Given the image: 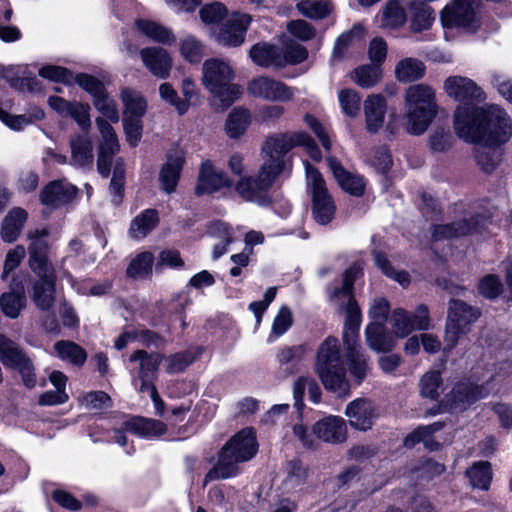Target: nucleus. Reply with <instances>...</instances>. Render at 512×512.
<instances>
[{"label":"nucleus","instance_id":"nucleus-1","mask_svg":"<svg viewBox=\"0 0 512 512\" xmlns=\"http://www.w3.org/2000/svg\"><path fill=\"white\" fill-rule=\"evenodd\" d=\"M454 129L464 141L479 144L475 157L485 172L492 171L500 162V153L492 147L506 143L512 136L511 121L499 106L475 112L459 107L454 113Z\"/></svg>","mask_w":512,"mask_h":512},{"label":"nucleus","instance_id":"nucleus-2","mask_svg":"<svg viewBox=\"0 0 512 512\" xmlns=\"http://www.w3.org/2000/svg\"><path fill=\"white\" fill-rule=\"evenodd\" d=\"M314 372L327 391L341 398L350 395L351 385L337 338L327 337L319 345L315 356Z\"/></svg>","mask_w":512,"mask_h":512},{"label":"nucleus","instance_id":"nucleus-3","mask_svg":"<svg viewBox=\"0 0 512 512\" xmlns=\"http://www.w3.org/2000/svg\"><path fill=\"white\" fill-rule=\"evenodd\" d=\"M257 442L251 428L242 429L221 449L217 464L206 474L204 483L238 475L239 463L252 459L257 453Z\"/></svg>","mask_w":512,"mask_h":512},{"label":"nucleus","instance_id":"nucleus-4","mask_svg":"<svg viewBox=\"0 0 512 512\" xmlns=\"http://www.w3.org/2000/svg\"><path fill=\"white\" fill-rule=\"evenodd\" d=\"M201 70V84L224 107L232 105L240 98L242 87L233 83L235 73L228 61L220 58H210L203 62Z\"/></svg>","mask_w":512,"mask_h":512},{"label":"nucleus","instance_id":"nucleus-5","mask_svg":"<svg viewBox=\"0 0 512 512\" xmlns=\"http://www.w3.org/2000/svg\"><path fill=\"white\" fill-rule=\"evenodd\" d=\"M406 131L420 135L429 127L437 114L435 91L426 84L409 86L405 91Z\"/></svg>","mask_w":512,"mask_h":512},{"label":"nucleus","instance_id":"nucleus-6","mask_svg":"<svg viewBox=\"0 0 512 512\" xmlns=\"http://www.w3.org/2000/svg\"><path fill=\"white\" fill-rule=\"evenodd\" d=\"M480 316L481 311L479 308L459 299H451L448 305L445 325L444 351L450 352L454 349L459 339L470 331L471 326Z\"/></svg>","mask_w":512,"mask_h":512},{"label":"nucleus","instance_id":"nucleus-7","mask_svg":"<svg viewBox=\"0 0 512 512\" xmlns=\"http://www.w3.org/2000/svg\"><path fill=\"white\" fill-rule=\"evenodd\" d=\"M49 231L46 228L31 229L27 232L28 266L37 276L36 280H57L56 269L50 259V246L46 238Z\"/></svg>","mask_w":512,"mask_h":512},{"label":"nucleus","instance_id":"nucleus-8","mask_svg":"<svg viewBox=\"0 0 512 512\" xmlns=\"http://www.w3.org/2000/svg\"><path fill=\"white\" fill-rule=\"evenodd\" d=\"M305 167L307 183L311 188L314 219L319 224L326 225L333 219L336 206L320 172L308 162H305Z\"/></svg>","mask_w":512,"mask_h":512},{"label":"nucleus","instance_id":"nucleus-9","mask_svg":"<svg viewBox=\"0 0 512 512\" xmlns=\"http://www.w3.org/2000/svg\"><path fill=\"white\" fill-rule=\"evenodd\" d=\"M0 361L6 368L19 372L26 387L33 388L36 385L35 368L29 356L15 341L1 333Z\"/></svg>","mask_w":512,"mask_h":512},{"label":"nucleus","instance_id":"nucleus-10","mask_svg":"<svg viewBox=\"0 0 512 512\" xmlns=\"http://www.w3.org/2000/svg\"><path fill=\"white\" fill-rule=\"evenodd\" d=\"M250 96L268 102H290L294 99L296 88L270 76L254 77L247 84Z\"/></svg>","mask_w":512,"mask_h":512},{"label":"nucleus","instance_id":"nucleus-11","mask_svg":"<svg viewBox=\"0 0 512 512\" xmlns=\"http://www.w3.org/2000/svg\"><path fill=\"white\" fill-rule=\"evenodd\" d=\"M479 0H452L441 12V22L445 28L462 27L475 30L479 25L477 9Z\"/></svg>","mask_w":512,"mask_h":512},{"label":"nucleus","instance_id":"nucleus-12","mask_svg":"<svg viewBox=\"0 0 512 512\" xmlns=\"http://www.w3.org/2000/svg\"><path fill=\"white\" fill-rule=\"evenodd\" d=\"M443 89L449 97L462 102L464 107L468 108L470 112L487 109L492 106L486 105L480 108H471L467 106L468 104L483 102L486 98L482 88L468 77L458 75L450 76L444 81ZM459 107H463V105H459L457 109Z\"/></svg>","mask_w":512,"mask_h":512},{"label":"nucleus","instance_id":"nucleus-13","mask_svg":"<svg viewBox=\"0 0 512 512\" xmlns=\"http://www.w3.org/2000/svg\"><path fill=\"white\" fill-rule=\"evenodd\" d=\"M252 22L249 14L234 12L226 22L212 31L213 39L224 47H239L246 37V32Z\"/></svg>","mask_w":512,"mask_h":512},{"label":"nucleus","instance_id":"nucleus-14","mask_svg":"<svg viewBox=\"0 0 512 512\" xmlns=\"http://www.w3.org/2000/svg\"><path fill=\"white\" fill-rule=\"evenodd\" d=\"M390 324L393 334L398 338H405L414 330H428L430 327L428 308L425 305H419L414 314L397 308L390 316Z\"/></svg>","mask_w":512,"mask_h":512},{"label":"nucleus","instance_id":"nucleus-15","mask_svg":"<svg viewBox=\"0 0 512 512\" xmlns=\"http://www.w3.org/2000/svg\"><path fill=\"white\" fill-rule=\"evenodd\" d=\"M97 128L101 139L98 145L97 170L100 175L107 178L110 173L113 157L119 152L120 144L111 124L103 118H96Z\"/></svg>","mask_w":512,"mask_h":512},{"label":"nucleus","instance_id":"nucleus-16","mask_svg":"<svg viewBox=\"0 0 512 512\" xmlns=\"http://www.w3.org/2000/svg\"><path fill=\"white\" fill-rule=\"evenodd\" d=\"M490 391L485 386H479L469 381L457 383L445 395L444 405L452 410H465L476 401L487 397Z\"/></svg>","mask_w":512,"mask_h":512},{"label":"nucleus","instance_id":"nucleus-17","mask_svg":"<svg viewBox=\"0 0 512 512\" xmlns=\"http://www.w3.org/2000/svg\"><path fill=\"white\" fill-rule=\"evenodd\" d=\"M331 299L338 304L339 308L345 312L346 319L343 329V344H353L358 342L359 328L361 325V310L353 294H340Z\"/></svg>","mask_w":512,"mask_h":512},{"label":"nucleus","instance_id":"nucleus-18","mask_svg":"<svg viewBox=\"0 0 512 512\" xmlns=\"http://www.w3.org/2000/svg\"><path fill=\"white\" fill-rule=\"evenodd\" d=\"M345 416L353 429L367 431L372 428L378 415L371 400L357 398L346 406Z\"/></svg>","mask_w":512,"mask_h":512},{"label":"nucleus","instance_id":"nucleus-19","mask_svg":"<svg viewBox=\"0 0 512 512\" xmlns=\"http://www.w3.org/2000/svg\"><path fill=\"white\" fill-rule=\"evenodd\" d=\"M312 431L319 440L330 444L344 443L348 437L346 421L340 416L329 415L318 420Z\"/></svg>","mask_w":512,"mask_h":512},{"label":"nucleus","instance_id":"nucleus-20","mask_svg":"<svg viewBox=\"0 0 512 512\" xmlns=\"http://www.w3.org/2000/svg\"><path fill=\"white\" fill-rule=\"evenodd\" d=\"M140 58L146 69L159 79L170 76L173 61L169 52L158 46L146 47L140 50Z\"/></svg>","mask_w":512,"mask_h":512},{"label":"nucleus","instance_id":"nucleus-21","mask_svg":"<svg viewBox=\"0 0 512 512\" xmlns=\"http://www.w3.org/2000/svg\"><path fill=\"white\" fill-rule=\"evenodd\" d=\"M184 162V152L181 149L174 148L168 152L166 162L159 172V183L164 192L171 194L176 190Z\"/></svg>","mask_w":512,"mask_h":512},{"label":"nucleus","instance_id":"nucleus-22","mask_svg":"<svg viewBox=\"0 0 512 512\" xmlns=\"http://www.w3.org/2000/svg\"><path fill=\"white\" fill-rule=\"evenodd\" d=\"M78 189L65 180L50 182L41 192L40 199L43 205L50 208H57L72 201Z\"/></svg>","mask_w":512,"mask_h":512},{"label":"nucleus","instance_id":"nucleus-23","mask_svg":"<svg viewBox=\"0 0 512 512\" xmlns=\"http://www.w3.org/2000/svg\"><path fill=\"white\" fill-rule=\"evenodd\" d=\"M327 163L334 178L345 192L356 197L363 195L365 184L361 176L348 172L333 156L327 157Z\"/></svg>","mask_w":512,"mask_h":512},{"label":"nucleus","instance_id":"nucleus-24","mask_svg":"<svg viewBox=\"0 0 512 512\" xmlns=\"http://www.w3.org/2000/svg\"><path fill=\"white\" fill-rule=\"evenodd\" d=\"M228 186L230 181L225 173L217 171L210 161L202 163L196 186L198 195L210 194Z\"/></svg>","mask_w":512,"mask_h":512},{"label":"nucleus","instance_id":"nucleus-25","mask_svg":"<svg viewBox=\"0 0 512 512\" xmlns=\"http://www.w3.org/2000/svg\"><path fill=\"white\" fill-rule=\"evenodd\" d=\"M298 132L275 134L266 139L262 147L265 157L285 159V154L297 146Z\"/></svg>","mask_w":512,"mask_h":512},{"label":"nucleus","instance_id":"nucleus-26","mask_svg":"<svg viewBox=\"0 0 512 512\" xmlns=\"http://www.w3.org/2000/svg\"><path fill=\"white\" fill-rule=\"evenodd\" d=\"M344 347L350 374L360 384L369 371L368 357L358 342L344 344Z\"/></svg>","mask_w":512,"mask_h":512},{"label":"nucleus","instance_id":"nucleus-27","mask_svg":"<svg viewBox=\"0 0 512 512\" xmlns=\"http://www.w3.org/2000/svg\"><path fill=\"white\" fill-rule=\"evenodd\" d=\"M28 219V212L21 207H14L4 217L1 224V238L4 242L12 243L20 236Z\"/></svg>","mask_w":512,"mask_h":512},{"label":"nucleus","instance_id":"nucleus-28","mask_svg":"<svg viewBox=\"0 0 512 512\" xmlns=\"http://www.w3.org/2000/svg\"><path fill=\"white\" fill-rule=\"evenodd\" d=\"M122 429L139 437L149 438L164 434L166 425L155 419L132 417L122 423Z\"/></svg>","mask_w":512,"mask_h":512},{"label":"nucleus","instance_id":"nucleus-29","mask_svg":"<svg viewBox=\"0 0 512 512\" xmlns=\"http://www.w3.org/2000/svg\"><path fill=\"white\" fill-rule=\"evenodd\" d=\"M365 339L368 347L378 353L389 352L395 347L393 337L381 322H371L366 326Z\"/></svg>","mask_w":512,"mask_h":512},{"label":"nucleus","instance_id":"nucleus-30","mask_svg":"<svg viewBox=\"0 0 512 512\" xmlns=\"http://www.w3.org/2000/svg\"><path fill=\"white\" fill-rule=\"evenodd\" d=\"M366 126L370 132L378 131L384 123L386 101L380 94H373L364 101Z\"/></svg>","mask_w":512,"mask_h":512},{"label":"nucleus","instance_id":"nucleus-31","mask_svg":"<svg viewBox=\"0 0 512 512\" xmlns=\"http://www.w3.org/2000/svg\"><path fill=\"white\" fill-rule=\"evenodd\" d=\"M136 27L153 42L168 46L176 43V36L173 31L159 22L150 19H139L136 21Z\"/></svg>","mask_w":512,"mask_h":512},{"label":"nucleus","instance_id":"nucleus-32","mask_svg":"<svg viewBox=\"0 0 512 512\" xmlns=\"http://www.w3.org/2000/svg\"><path fill=\"white\" fill-rule=\"evenodd\" d=\"M249 56L253 63L263 68L283 67L284 62L280 57V48L272 44L257 43L253 45L249 50Z\"/></svg>","mask_w":512,"mask_h":512},{"label":"nucleus","instance_id":"nucleus-33","mask_svg":"<svg viewBox=\"0 0 512 512\" xmlns=\"http://www.w3.org/2000/svg\"><path fill=\"white\" fill-rule=\"evenodd\" d=\"M71 164L91 168L93 165V145L86 135H76L70 139Z\"/></svg>","mask_w":512,"mask_h":512},{"label":"nucleus","instance_id":"nucleus-34","mask_svg":"<svg viewBox=\"0 0 512 512\" xmlns=\"http://www.w3.org/2000/svg\"><path fill=\"white\" fill-rule=\"evenodd\" d=\"M56 299V281L35 280L32 284L31 300L41 311H49Z\"/></svg>","mask_w":512,"mask_h":512},{"label":"nucleus","instance_id":"nucleus-35","mask_svg":"<svg viewBox=\"0 0 512 512\" xmlns=\"http://www.w3.org/2000/svg\"><path fill=\"white\" fill-rule=\"evenodd\" d=\"M163 355L159 353H147L144 350H136L130 355L131 362H138V378H154L158 368L163 360Z\"/></svg>","mask_w":512,"mask_h":512},{"label":"nucleus","instance_id":"nucleus-36","mask_svg":"<svg viewBox=\"0 0 512 512\" xmlns=\"http://www.w3.org/2000/svg\"><path fill=\"white\" fill-rule=\"evenodd\" d=\"M235 191L245 201L264 203L265 187L259 183L256 177L243 176L235 184Z\"/></svg>","mask_w":512,"mask_h":512},{"label":"nucleus","instance_id":"nucleus-37","mask_svg":"<svg viewBox=\"0 0 512 512\" xmlns=\"http://www.w3.org/2000/svg\"><path fill=\"white\" fill-rule=\"evenodd\" d=\"M286 164L285 159L265 157L255 177L268 191L273 186L275 180L286 170Z\"/></svg>","mask_w":512,"mask_h":512},{"label":"nucleus","instance_id":"nucleus-38","mask_svg":"<svg viewBox=\"0 0 512 512\" xmlns=\"http://www.w3.org/2000/svg\"><path fill=\"white\" fill-rule=\"evenodd\" d=\"M120 98L124 105V118L141 119L145 115L147 102L138 91L124 88Z\"/></svg>","mask_w":512,"mask_h":512},{"label":"nucleus","instance_id":"nucleus-39","mask_svg":"<svg viewBox=\"0 0 512 512\" xmlns=\"http://www.w3.org/2000/svg\"><path fill=\"white\" fill-rule=\"evenodd\" d=\"M307 389L309 399L318 404L321 401L322 391L316 380L310 375H303L298 377L293 385V397L295 405L300 407L303 405V397Z\"/></svg>","mask_w":512,"mask_h":512},{"label":"nucleus","instance_id":"nucleus-40","mask_svg":"<svg viewBox=\"0 0 512 512\" xmlns=\"http://www.w3.org/2000/svg\"><path fill=\"white\" fill-rule=\"evenodd\" d=\"M362 40L363 29L360 26H354L350 31L341 34L335 42L331 60H342L349 49L360 45Z\"/></svg>","mask_w":512,"mask_h":512},{"label":"nucleus","instance_id":"nucleus-41","mask_svg":"<svg viewBox=\"0 0 512 512\" xmlns=\"http://www.w3.org/2000/svg\"><path fill=\"white\" fill-rule=\"evenodd\" d=\"M158 213L154 209H147L135 217L130 225L129 233L133 239L145 238L158 224Z\"/></svg>","mask_w":512,"mask_h":512},{"label":"nucleus","instance_id":"nucleus-42","mask_svg":"<svg viewBox=\"0 0 512 512\" xmlns=\"http://www.w3.org/2000/svg\"><path fill=\"white\" fill-rule=\"evenodd\" d=\"M251 122V114L243 107L234 108L228 115L225 128L230 138H238L247 130Z\"/></svg>","mask_w":512,"mask_h":512},{"label":"nucleus","instance_id":"nucleus-43","mask_svg":"<svg viewBox=\"0 0 512 512\" xmlns=\"http://www.w3.org/2000/svg\"><path fill=\"white\" fill-rule=\"evenodd\" d=\"M425 74V65L416 58H405L395 67V77L400 82H413Z\"/></svg>","mask_w":512,"mask_h":512},{"label":"nucleus","instance_id":"nucleus-44","mask_svg":"<svg viewBox=\"0 0 512 512\" xmlns=\"http://www.w3.org/2000/svg\"><path fill=\"white\" fill-rule=\"evenodd\" d=\"M351 79L361 88H371L377 85L382 79V70L379 65L364 64L351 72Z\"/></svg>","mask_w":512,"mask_h":512},{"label":"nucleus","instance_id":"nucleus-45","mask_svg":"<svg viewBox=\"0 0 512 512\" xmlns=\"http://www.w3.org/2000/svg\"><path fill=\"white\" fill-rule=\"evenodd\" d=\"M25 307L26 296L23 291H8L0 296V310L10 319L18 318Z\"/></svg>","mask_w":512,"mask_h":512},{"label":"nucleus","instance_id":"nucleus-46","mask_svg":"<svg viewBox=\"0 0 512 512\" xmlns=\"http://www.w3.org/2000/svg\"><path fill=\"white\" fill-rule=\"evenodd\" d=\"M476 230V221L471 224L467 220H463L457 223L435 226L432 236L435 240H444L471 234Z\"/></svg>","mask_w":512,"mask_h":512},{"label":"nucleus","instance_id":"nucleus-47","mask_svg":"<svg viewBox=\"0 0 512 512\" xmlns=\"http://www.w3.org/2000/svg\"><path fill=\"white\" fill-rule=\"evenodd\" d=\"M406 12L398 0H389L381 11V25L384 28L396 29L406 22Z\"/></svg>","mask_w":512,"mask_h":512},{"label":"nucleus","instance_id":"nucleus-48","mask_svg":"<svg viewBox=\"0 0 512 512\" xmlns=\"http://www.w3.org/2000/svg\"><path fill=\"white\" fill-rule=\"evenodd\" d=\"M56 355L63 361H67L73 365L82 366L87 354L82 347L71 341H58L54 345Z\"/></svg>","mask_w":512,"mask_h":512},{"label":"nucleus","instance_id":"nucleus-49","mask_svg":"<svg viewBox=\"0 0 512 512\" xmlns=\"http://www.w3.org/2000/svg\"><path fill=\"white\" fill-rule=\"evenodd\" d=\"M296 9L303 16L318 20L330 15L333 5L330 0H303L297 3Z\"/></svg>","mask_w":512,"mask_h":512},{"label":"nucleus","instance_id":"nucleus-50","mask_svg":"<svg viewBox=\"0 0 512 512\" xmlns=\"http://www.w3.org/2000/svg\"><path fill=\"white\" fill-rule=\"evenodd\" d=\"M474 488L487 490L492 480L491 464L486 461L474 463L466 472Z\"/></svg>","mask_w":512,"mask_h":512},{"label":"nucleus","instance_id":"nucleus-51","mask_svg":"<svg viewBox=\"0 0 512 512\" xmlns=\"http://www.w3.org/2000/svg\"><path fill=\"white\" fill-rule=\"evenodd\" d=\"M153 261L154 256L151 252H142L131 260L126 273L131 278L150 276L152 274Z\"/></svg>","mask_w":512,"mask_h":512},{"label":"nucleus","instance_id":"nucleus-52","mask_svg":"<svg viewBox=\"0 0 512 512\" xmlns=\"http://www.w3.org/2000/svg\"><path fill=\"white\" fill-rule=\"evenodd\" d=\"M181 56L190 63H199L204 55V45L195 36L188 35L180 40Z\"/></svg>","mask_w":512,"mask_h":512},{"label":"nucleus","instance_id":"nucleus-53","mask_svg":"<svg viewBox=\"0 0 512 512\" xmlns=\"http://www.w3.org/2000/svg\"><path fill=\"white\" fill-rule=\"evenodd\" d=\"M411 28L413 31L419 32L430 28L435 16L431 7L426 4L419 3L411 6Z\"/></svg>","mask_w":512,"mask_h":512},{"label":"nucleus","instance_id":"nucleus-54","mask_svg":"<svg viewBox=\"0 0 512 512\" xmlns=\"http://www.w3.org/2000/svg\"><path fill=\"white\" fill-rule=\"evenodd\" d=\"M292 324L293 315L290 308L287 306L280 307L272 323L271 334L268 338L269 342L285 334Z\"/></svg>","mask_w":512,"mask_h":512},{"label":"nucleus","instance_id":"nucleus-55","mask_svg":"<svg viewBox=\"0 0 512 512\" xmlns=\"http://www.w3.org/2000/svg\"><path fill=\"white\" fill-rule=\"evenodd\" d=\"M374 262L382 272L393 280L397 281L401 286L407 287L410 283V276L406 271H396L390 265L386 256L379 252H373Z\"/></svg>","mask_w":512,"mask_h":512},{"label":"nucleus","instance_id":"nucleus-56","mask_svg":"<svg viewBox=\"0 0 512 512\" xmlns=\"http://www.w3.org/2000/svg\"><path fill=\"white\" fill-rule=\"evenodd\" d=\"M228 15V10L221 2H213L204 5L199 10L201 21L206 25H214L220 23Z\"/></svg>","mask_w":512,"mask_h":512},{"label":"nucleus","instance_id":"nucleus-57","mask_svg":"<svg viewBox=\"0 0 512 512\" xmlns=\"http://www.w3.org/2000/svg\"><path fill=\"white\" fill-rule=\"evenodd\" d=\"M80 404L89 410H101L112 405L110 396L103 391H92L79 397Z\"/></svg>","mask_w":512,"mask_h":512},{"label":"nucleus","instance_id":"nucleus-58","mask_svg":"<svg viewBox=\"0 0 512 512\" xmlns=\"http://www.w3.org/2000/svg\"><path fill=\"white\" fill-rule=\"evenodd\" d=\"M125 182V164L122 158L116 159L114 163L113 175L110 181L109 190L115 197L114 202L119 203L124 189Z\"/></svg>","mask_w":512,"mask_h":512},{"label":"nucleus","instance_id":"nucleus-59","mask_svg":"<svg viewBox=\"0 0 512 512\" xmlns=\"http://www.w3.org/2000/svg\"><path fill=\"white\" fill-rule=\"evenodd\" d=\"M338 98L346 115L355 117L359 113L361 98L355 90L343 89L339 92Z\"/></svg>","mask_w":512,"mask_h":512},{"label":"nucleus","instance_id":"nucleus-60","mask_svg":"<svg viewBox=\"0 0 512 512\" xmlns=\"http://www.w3.org/2000/svg\"><path fill=\"white\" fill-rule=\"evenodd\" d=\"M197 358L196 354L190 351L180 352L170 355L166 358L167 367L166 371L169 374L183 372L194 360Z\"/></svg>","mask_w":512,"mask_h":512},{"label":"nucleus","instance_id":"nucleus-61","mask_svg":"<svg viewBox=\"0 0 512 512\" xmlns=\"http://www.w3.org/2000/svg\"><path fill=\"white\" fill-rule=\"evenodd\" d=\"M212 233H218L223 239L220 244L214 245L213 259H218L227 252V246L233 242L230 227L223 222H216L211 226Z\"/></svg>","mask_w":512,"mask_h":512},{"label":"nucleus","instance_id":"nucleus-62","mask_svg":"<svg viewBox=\"0 0 512 512\" xmlns=\"http://www.w3.org/2000/svg\"><path fill=\"white\" fill-rule=\"evenodd\" d=\"M422 396L436 399L439 396L441 387V375L438 371H429L421 379L420 383Z\"/></svg>","mask_w":512,"mask_h":512},{"label":"nucleus","instance_id":"nucleus-63","mask_svg":"<svg viewBox=\"0 0 512 512\" xmlns=\"http://www.w3.org/2000/svg\"><path fill=\"white\" fill-rule=\"evenodd\" d=\"M442 427L443 426L440 422L420 426L405 437L404 446L407 448H412L417 443L426 441L434 432L441 430Z\"/></svg>","mask_w":512,"mask_h":512},{"label":"nucleus","instance_id":"nucleus-64","mask_svg":"<svg viewBox=\"0 0 512 512\" xmlns=\"http://www.w3.org/2000/svg\"><path fill=\"white\" fill-rule=\"evenodd\" d=\"M94 106L96 109L111 122L119 121V112L117 106L111 98L104 92L94 98Z\"/></svg>","mask_w":512,"mask_h":512}]
</instances>
